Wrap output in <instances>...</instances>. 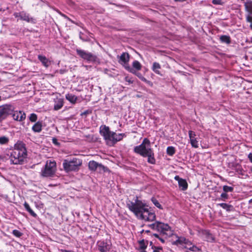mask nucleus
<instances>
[{
  "mask_svg": "<svg viewBox=\"0 0 252 252\" xmlns=\"http://www.w3.org/2000/svg\"><path fill=\"white\" fill-rule=\"evenodd\" d=\"M175 179L178 182L179 186L182 190H185L187 189L188 185L186 180L180 178L178 176H176Z\"/></svg>",
  "mask_w": 252,
  "mask_h": 252,
  "instance_id": "obj_11",
  "label": "nucleus"
},
{
  "mask_svg": "<svg viewBox=\"0 0 252 252\" xmlns=\"http://www.w3.org/2000/svg\"><path fill=\"white\" fill-rule=\"evenodd\" d=\"M134 151L143 157H148V162L155 164L156 160L154 158V153L151 148V143L147 138L144 139L142 143L139 146H136Z\"/></svg>",
  "mask_w": 252,
  "mask_h": 252,
  "instance_id": "obj_2",
  "label": "nucleus"
},
{
  "mask_svg": "<svg viewBox=\"0 0 252 252\" xmlns=\"http://www.w3.org/2000/svg\"><path fill=\"white\" fill-rule=\"evenodd\" d=\"M120 58L119 63H127L129 60V55L128 53L124 52L120 57L118 56Z\"/></svg>",
  "mask_w": 252,
  "mask_h": 252,
  "instance_id": "obj_14",
  "label": "nucleus"
},
{
  "mask_svg": "<svg viewBox=\"0 0 252 252\" xmlns=\"http://www.w3.org/2000/svg\"><path fill=\"white\" fill-rule=\"evenodd\" d=\"M141 80L144 82H145V83L147 82V81H148L145 77H144L143 76L142 77V78L141 79Z\"/></svg>",
  "mask_w": 252,
  "mask_h": 252,
  "instance_id": "obj_46",
  "label": "nucleus"
},
{
  "mask_svg": "<svg viewBox=\"0 0 252 252\" xmlns=\"http://www.w3.org/2000/svg\"><path fill=\"white\" fill-rule=\"evenodd\" d=\"M126 68L127 70H128L129 72H130L131 73H132L134 74H135L140 79L143 77V76L142 75V74L141 73L136 72V71L133 68H131L129 66L126 67Z\"/></svg>",
  "mask_w": 252,
  "mask_h": 252,
  "instance_id": "obj_24",
  "label": "nucleus"
},
{
  "mask_svg": "<svg viewBox=\"0 0 252 252\" xmlns=\"http://www.w3.org/2000/svg\"><path fill=\"white\" fill-rule=\"evenodd\" d=\"M12 233L14 234V235L16 236V230H13Z\"/></svg>",
  "mask_w": 252,
  "mask_h": 252,
  "instance_id": "obj_50",
  "label": "nucleus"
},
{
  "mask_svg": "<svg viewBox=\"0 0 252 252\" xmlns=\"http://www.w3.org/2000/svg\"><path fill=\"white\" fill-rule=\"evenodd\" d=\"M250 28H251V29L252 30V24H251L250 25Z\"/></svg>",
  "mask_w": 252,
  "mask_h": 252,
  "instance_id": "obj_54",
  "label": "nucleus"
},
{
  "mask_svg": "<svg viewBox=\"0 0 252 252\" xmlns=\"http://www.w3.org/2000/svg\"><path fill=\"white\" fill-rule=\"evenodd\" d=\"M19 17L21 19H23V20L27 21L28 22L30 21V18H29V16L27 15H26L25 14H24V15L23 16V14H22L20 15Z\"/></svg>",
  "mask_w": 252,
  "mask_h": 252,
  "instance_id": "obj_37",
  "label": "nucleus"
},
{
  "mask_svg": "<svg viewBox=\"0 0 252 252\" xmlns=\"http://www.w3.org/2000/svg\"><path fill=\"white\" fill-rule=\"evenodd\" d=\"M247 21L248 22L251 23L252 24V16L251 15H248L247 16Z\"/></svg>",
  "mask_w": 252,
  "mask_h": 252,
  "instance_id": "obj_39",
  "label": "nucleus"
},
{
  "mask_svg": "<svg viewBox=\"0 0 252 252\" xmlns=\"http://www.w3.org/2000/svg\"><path fill=\"white\" fill-rule=\"evenodd\" d=\"M89 168L91 171H97L99 173L105 172L107 169L104 165L94 160L89 162Z\"/></svg>",
  "mask_w": 252,
  "mask_h": 252,
  "instance_id": "obj_9",
  "label": "nucleus"
},
{
  "mask_svg": "<svg viewBox=\"0 0 252 252\" xmlns=\"http://www.w3.org/2000/svg\"><path fill=\"white\" fill-rule=\"evenodd\" d=\"M221 41L223 42L229 43L230 42V37L226 35H222L220 37Z\"/></svg>",
  "mask_w": 252,
  "mask_h": 252,
  "instance_id": "obj_30",
  "label": "nucleus"
},
{
  "mask_svg": "<svg viewBox=\"0 0 252 252\" xmlns=\"http://www.w3.org/2000/svg\"><path fill=\"white\" fill-rule=\"evenodd\" d=\"M153 235H154L155 237H156V238H158V239H159V237H160L159 235H158V234H156V233H155V234H153Z\"/></svg>",
  "mask_w": 252,
  "mask_h": 252,
  "instance_id": "obj_47",
  "label": "nucleus"
},
{
  "mask_svg": "<svg viewBox=\"0 0 252 252\" xmlns=\"http://www.w3.org/2000/svg\"><path fill=\"white\" fill-rule=\"evenodd\" d=\"M82 164V162L80 159L73 158L72 159H64L63 162V166L64 170L68 172L78 170Z\"/></svg>",
  "mask_w": 252,
  "mask_h": 252,
  "instance_id": "obj_5",
  "label": "nucleus"
},
{
  "mask_svg": "<svg viewBox=\"0 0 252 252\" xmlns=\"http://www.w3.org/2000/svg\"><path fill=\"white\" fill-rule=\"evenodd\" d=\"M218 205L220 206L223 209L226 210L227 211H230L232 208V206L231 205H228L226 203H220Z\"/></svg>",
  "mask_w": 252,
  "mask_h": 252,
  "instance_id": "obj_28",
  "label": "nucleus"
},
{
  "mask_svg": "<svg viewBox=\"0 0 252 252\" xmlns=\"http://www.w3.org/2000/svg\"><path fill=\"white\" fill-rule=\"evenodd\" d=\"M149 226L153 230H156L159 232V235L165 236V238L173 234L171 228L167 224L160 221H156L155 223L150 224Z\"/></svg>",
  "mask_w": 252,
  "mask_h": 252,
  "instance_id": "obj_4",
  "label": "nucleus"
},
{
  "mask_svg": "<svg viewBox=\"0 0 252 252\" xmlns=\"http://www.w3.org/2000/svg\"><path fill=\"white\" fill-rule=\"evenodd\" d=\"M76 52L77 55L81 58L87 61L94 62L96 61L97 59V57L95 55L84 50L77 49H76Z\"/></svg>",
  "mask_w": 252,
  "mask_h": 252,
  "instance_id": "obj_8",
  "label": "nucleus"
},
{
  "mask_svg": "<svg viewBox=\"0 0 252 252\" xmlns=\"http://www.w3.org/2000/svg\"><path fill=\"white\" fill-rule=\"evenodd\" d=\"M26 118V114L24 112H23L20 111L18 114H17V121H23L25 120Z\"/></svg>",
  "mask_w": 252,
  "mask_h": 252,
  "instance_id": "obj_25",
  "label": "nucleus"
},
{
  "mask_svg": "<svg viewBox=\"0 0 252 252\" xmlns=\"http://www.w3.org/2000/svg\"><path fill=\"white\" fill-rule=\"evenodd\" d=\"M17 159H18V162H17V164H23L27 162V152L25 144L21 141L17 143Z\"/></svg>",
  "mask_w": 252,
  "mask_h": 252,
  "instance_id": "obj_6",
  "label": "nucleus"
},
{
  "mask_svg": "<svg viewBox=\"0 0 252 252\" xmlns=\"http://www.w3.org/2000/svg\"><path fill=\"white\" fill-rule=\"evenodd\" d=\"M250 203H252V198L249 201Z\"/></svg>",
  "mask_w": 252,
  "mask_h": 252,
  "instance_id": "obj_51",
  "label": "nucleus"
},
{
  "mask_svg": "<svg viewBox=\"0 0 252 252\" xmlns=\"http://www.w3.org/2000/svg\"><path fill=\"white\" fill-rule=\"evenodd\" d=\"M125 80L126 81V82H128L129 83H132V81H131L129 79H128V78L127 77H125Z\"/></svg>",
  "mask_w": 252,
  "mask_h": 252,
  "instance_id": "obj_42",
  "label": "nucleus"
},
{
  "mask_svg": "<svg viewBox=\"0 0 252 252\" xmlns=\"http://www.w3.org/2000/svg\"><path fill=\"white\" fill-rule=\"evenodd\" d=\"M212 3L215 5H222L223 3L221 0H213Z\"/></svg>",
  "mask_w": 252,
  "mask_h": 252,
  "instance_id": "obj_38",
  "label": "nucleus"
},
{
  "mask_svg": "<svg viewBox=\"0 0 252 252\" xmlns=\"http://www.w3.org/2000/svg\"><path fill=\"white\" fill-rule=\"evenodd\" d=\"M65 252H73L70 251H65Z\"/></svg>",
  "mask_w": 252,
  "mask_h": 252,
  "instance_id": "obj_53",
  "label": "nucleus"
},
{
  "mask_svg": "<svg viewBox=\"0 0 252 252\" xmlns=\"http://www.w3.org/2000/svg\"><path fill=\"white\" fill-rule=\"evenodd\" d=\"M22 235V233L20 232H19L18 231H17V237H20Z\"/></svg>",
  "mask_w": 252,
  "mask_h": 252,
  "instance_id": "obj_44",
  "label": "nucleus"
},
{
  "mask_svg": "<svg viewBox=\"0 0 252 252\" xmlns=\"http://www.w3.org/2000/svg\"><path fill=\"white\" fill-rule=\"evenodd\" d=\"M250 42L252 43V37L251 38Z\"/></svg>",
  "mask_w": 252,
  "mask_h": 252,
  "instance_id": "obj_52",
  "label": "nucleus"
},
{
  "mask_svg": "<svg viewBox=\"0 0 252 252\" xmlns=\"http://www.w3.org/2000/svg\"><path fill=\"white\" fill-rule=\"evenodd\" d=\"M24 206L27 210L31 214V215L33 217H35L36 216V214L31 209L29 204L25 202L24 204Z\"/></svg>",
  "mask_w": 252,
  "mask_h": 252,
  "instance_id": "obj_29",
  "label": "nucleus"
},
{
  "mask_svg": "<svg viewBox=\"0 0 252 252\" xmlns=\"http://www.w3.org/2000/svg\"><path fill=\"white\" fill-rule=\"evenodd\" d=\"M162 248L159 247V248H156L155 250H154V252H159V250H161Z\"/></svg>",
  "mask_w": 252,
  "mask_h": 252,
  "instance_id": "obj_43",
  "label": "nucleus"
},
{
  "mask_svg": "<svg viewBox=\"0 0 252 252\" xmlns=\"http://www.w3.org/2000/svg\"><path fill=\"white\" fill-rule=\"evenodd\" d=\"M151 200L152 201V202L153 203V204L156 206L158 208L160 209H162V208L161 207V205L160 204V203H159V202L155 198H152L151 199Z\"/></svg>",
  "mask_w": 252,
  "mask_h": 252,
  "instance_id": "obj_31",
  "label": "nucleus"
},
{
  "mask_svg": "<svg viewBox=\"0 0 252 252\" xmlns=\"http://www.w3.org/2000/svg\"><path fill=\"white\" fill-rule=\"evenodd\" d=\"M189 243V241L185 239L184 237H180L178 238L177 240L173 242L172 244L173 245H188Z\"/></svg>",
  "mask_w": 252,
  "mask_h": 252,
  "instance_id": "obj_18",
  "label": "nucleus"
},
{
  "mask_svg": "<svg viewBox=\"0 0 252 252\" xmlns=\"http://www.w3.org/2000/svg\"><path fill=\"white\" fill-rule=\"evenodd\" d=\"M167 153L169 155H173L175 153L174 148L173 147H168L167 149Z\"/></svg>",
  "mask_w": 252,
  "mask_h": 252,
  "instance_id": "obj_34",
  "label": "nucleus"
},
{
  "mask_svg": "<svg viewBox=\"0 0 252 252\" xmlns=\"http://www.w3.org/2000/svg\"><path fill=\"white\" fill-rule=\"evenodd\" d=\"M38 59L45 67H48L50 65L51 62L45 56L39 55Z\"/></svg>",
  "mask_w": 252,
  "mask_h": 252,
  "instance_id": "obj_15",
  "label": "nucleus"
},
{
  "mask_svg": "<svg viewBox=\"0 0 252 252\" xmlns=\"http://www.w3.org/2000/svg\"><path fill=\"white\" fill-rule=\"evenodd\" d=\"M8 142V138L5 136L0 137V144H5Z\"/></svg>",
  "mask_w": 252,
  "mask_h": 252,
  "instance_id": "obj_32",
  "label": "nucleus"
},
{
  "mask_svg": "<svg viewBox=\"0 0 252 252\" xmlns=\"http://www.w3.org/2000/svg\"><path fill=\"white\" fill-rule=\"evenodd\" d=\"M244 5L245 10L250 14H252V1H247L245 3Z\"/></svg>",
  "mask_w": 252,
  "mask_h": 252,
  "instance_id": "obj_23",
  "label": "nucleus"
},
{
  "mask_svg": "<svg viewBox=\"0 0 252 252\" xmlns=\"http://www.w3.org/2000/svg\"><path fill=\"white\" fill-rule=\"evenodd\" d=\"M66 98L72 103H75L77 100L76 96L71 94H67L66 95Z\"/></svg>",
  "mask_w": 252,
  "mask_h": 252,
  "instance_id": "obj_26",
  "label": "nucleus"
},
{
  "mask_svg": "<svg viewBox=\"0 0 252 252\" xmlns=\"http://www.w3.org/2000/svg\"><path fill=\"white\" fill-rule=\"evenodd\" d=\"M189 243V241L185 239L184 237H180L178 238L177 240L173 242L172 244L173 245H188Z\"/></svg>",
  "mask_w": 252,
  "mask_h": 252,
  "instance_id": "obj_17",
  "label": "nucleus"
},
{
  "mask_svg": "<svg viewBox=\"0 0 252 252\" xmlns=\"http://www.w3.org/2000/svg\"><path fill=\"white\" fill-rule=\"evenodd\" d=\"M133 67L137 70H140L141 69L142 65L140 63L137 61H134L132 63Z\"/></svg>",
  "mask_w": 252,
  "mask_h": 252,
  "instance_id": "obj_27",
  "label": "nucleus"
},
{
  "mask_svg": "<svg viewBox=\"0 0 252 252\" xmlns=\"http://www.w3.org/2000/svg\"><path fill=\"white\" fill-rule=\"evenodd\" d=\"M233 189L232 187H229L227 186H224L223 187V190L225 192H231L233 190Z\"/></svg>",
  "mask_w": 252,
  "mask_h": 252,
  "instance_id": "obj_36",
  "label": "nucleus"
},
{
  "mask_svg": "<svg viewBox=\"0 0 252 252\" xmlns=\"http://www.w3.org/2000/svg\"><path fill=\"white\" fill-rule=\"evenodd\" d=\"M161 68L160 65L156 62H155L153 63V66H152V70L153 71H154L156 73L161 75V74L160 73L159 69Z\"/></svg>",
  "mask_w": 252,
  "mask_h": 252,
  "instance_id": "obj_21",
  "label": "nucleus"
},
{
  "mask_svg": "<svg viewBox=\"0 0 252 252\" xmlns=\"http://www.w3.org/2000/svg\"><path fill=\"white\" fill-rule=\"evenodd\" d=\"M140 248L141 250H143L142 252H145V249L146 248V245L145 244V241L143 240L139 242Z\"/></svg>",
  "mask_w": 252,
  "mask_h": 252,
  "instance_id": "obj_33",
  "label": "nucleus"
},
{
  "mask_svg": "<svg viewBox=\"0 0 252 252\" xmlns=\"http://www.w3.org/2000/svg\"><path fill=\"white\" fill-rule=\"evenodd\" d=\"M127 206L139 219L148 221H152L156 220L155 214L140 200L137 199L135 202H130L127 204Z\"/></svg>",
  "mask_w": 252,
  "mask_h": 252,
  "instance_id": "obj_1",
  "label": "nucleus"
},
{
  "mask_svg": "<svg viewBox=\"0 0 252 252\" xmlns=\"http://www.w3.org/2000/svg\"><path fill=\"white\" fill-rule=\"evenodd\" d=\"M221 197L222 198L226 199L228 197V195L226 192L222 193L221 194Z\"/></svg>",
  "mask_w": 252,
  "mask_h": 252,
  "instance_id": "obj_40",
  "label": "nucleus"
},
{
  "mask_svg": "<svg viewBox=\"0 0 252 252\" xmlns=\"http://www.w3.org/2000/svg\"><path fill=\"white\" fill-rule=\"evenodd\" d=\"M37 117L35 114L32 113V114H31V116L30 117V120L32 122H36V121L37 120Z\"/></svg>",
  "mask_w": 252,
  "mask_h": 252,
  "instance_id": "obj_35",
  "label": "nucleus"
},
{
  "mask_svg": "<svg viewBox=\"0 0 252 252\" xmlns=\"http://www.w3.org/2000/svg\"><path fill=\"white\" fill-rule=\"evenodd\" d=\"M1 113V111H0V122L3 119Z\"/></svg>",
  "mask_w": 252,
  "mask_h": 252,
  "instance_id": "obj_48",
  "label": "nucleus"
},
{
  "mask_svg": "<svg viewBox=\"0 0 252 252\" xmlns=\"http://www.w3.org/2000/svg\"><path fill=\"white\" fill-rule=\"evenodd\" d=\"M63 100L62 98L57 99L55 104L54 105V109L55 110H58L60 109L63 106Z\"/></svg>",
  "mask_w": 252,
  "mask_h": 252,
  "instance_id": "obj_19",
  "label": "nucleus"
},
{
  "mask_svg": "<svg viewBox=\"0 0 252 252\" xmlns=\"http://www.w3.org/2000/svg\"><path fill=\"white\" fill-rule=\"evenodd\" d=\"M100 133L103 136L107 144L110 146L113 145L118 141L122 140L123 137L122 134H117L114 132H111L109 127L105 126L100 127Z\"/></svg>",
  "mask_w": 252,
  "mask_h": 252,
  "instance_id": "obj_3",
  "label": "nucleus"
},
{
  "mask_svg": "<svg viewBox=\"0 0 252 252\" xmlns=\"http://www.w3.org/2000/svg\"><path fill=\"white\" fill-rule=\"evenodd\" d=\"M56 166L55 162L47 161L44 168L42 170V175L44 177H50L54 175L56 171Z\"/></svg>",
  "mask_w": 252,
  "mask_h": 252,
  "instance_id": "obj_7",
  "label": "nucleus"
},
{
  "mask_svg": "<svg viewBox=\"0 0 252 252\" xmlns=\"http://www.w3.org/2000/svg\"><path fill=\"white\" fill-rule=\"evenodd\" d=\"M14 106L8 104L0 107V111L2 112L1 115L3 118L4 119L7 115H12L13 116H14Z\"/></svg>",
  "mask_w": 252,
  "mask_h": 252,
  "instance_id": "obj_10",
  "label": "nucleus"
},
{
  "mask_svg": "<svg viewBox=\"0 0 252 252\" xmlns=\"http://www.w3.org/2000/svg\"><path fill=\"white\" fill-rule=\"evenodd\" d=\"M184 248L192 252H196L199 250L197 247L194 245H192V244L189 241L188 245H185V246H184Z\"/></svg>",
  "mask_w": 252,
  "mask_h": 252,
  "instance_id": "obj_22",
  "label": "nucleus"
},
{
  "mask_svg": "<svg viewBox=\"0 0 252 252\" xmlns=\"http://www.w3.org/2000/svg\"><path fill=\"white\" fill-rule=\"evenodd\" d=\"M189 137L190 138V143L191 146L194 148L198 147V142L195 138V132L192 131H189Z\"/></svg>",
  "mask_w": 252,
  "mask_h": 252,
  "instance_id": "obj_13",
  "label": "nucleus"
},
{
  "mask_svg": "<svg viewBox=\"0 0 252 252\" xmlns=\"http://www.w3.org/2000/svg\"><path fill=\"white\" fill-rule=\"evenodd\" d=\"M159 239L160 240V241L162 242V243H164V238H161V237H159Z\"/></svg>",
  "mask_w": 252,
  "mask_h": 252,
  "instance_id": "obj_49",
  "label": "nucleus"
},
{
  "mask_svg": "<svg viewBox=\"0 0 252 252\" xmlns=\"http://www.w3.org/2000/svg\"><path fill=\"white\" fill-rule=\"evenodd\" d=\"M52 141H53V142L55 145H58L59 144V143L58 142L56 138H53Z\"/></svg>",
  "mask_w": 252,
  "mask_h": 252,
  "instance_id": "obj_41",
  "label": "nucleus"
},
{
  "mask_svg": "<svg viewBox=\"0 0 252 252\" xmlns=\"http://www.w3.org/2000/svg\"><path fill=\"white\" fill-rule=\"evenodd\" d=\"M201 234L208 242H212L214 240L213 235L207 230H202Z\"/></svg>",
  "mask_w": 252,
  "mask_h": 252,
  "instance_id": "obj_16",
  "label": "nucleus"
},
{
  "mask_svg": "<svg viewBox=\"0 0 252 252\" xmlns=\"http://www.w3.org/2000/svg\"><path fill=\"white\" fill-rule=\"evenodd\" d=\"M32 129L36 132H39L42 130V124L40 122L36 123L32 127Z\"/></svg>",
  "mask_w": 252,
  "mask_h": 252,
  "instance_id": "obj_20",
  "label": "nucleus"
},
{
  "mask_svg": "<svg viewBox=\"0 0 252 252\" xmlns=\"http://www.w3.org/2000/svg\"><path fill=\"white\" fill-rule=\"evenodd\" d=\"M111 248L110 244L104 242H100L98 244V250L101 252H107Z\"/></svg>",
  "mask_w": 252,
  "mask_h": 252,
  "instance_id": "obj_12",
  "label": "nucleus"
},
{
  "mask_svg": "<svg viewBox=\"0 0 252 252\" xmlns=\"http://www.w3.org/2000/svg\"><path fill=\"white\" fill-rule=\"evenodd\" d=\"M146 83H147V84H148L149 85H150V86H153V83H152V82H151V81H148H148H147Z\"/></svg>",
  "mask_w": 252,
  "mask_h": 252,
  "instance_id": "obj_45",
  "label": "nucleus"
}]
</instances>
